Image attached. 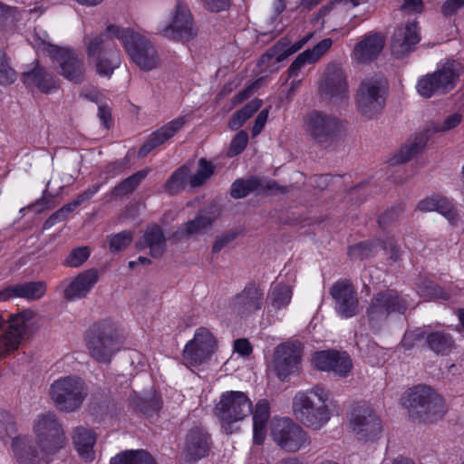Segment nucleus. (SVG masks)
Listing matches in <instances>:
<instances>
[{
    "label": "nucleus",
    "mask_w": 464,
    "mask_h": 464,
    "mask_svg": "<svg viewBox=\"0 0 464 464\" xmlns=\"http://www.w3.org/2000/svg\"><path fill=\"white\" fill-rule=\"evenodd\" d=\"M464 7V0H446L440 6V12L445 17H450Z\"/></svg>",
    "instance_id": "obj_61"
},
{
    "label": "nucleus",
    "mask_w": 464,
    "mask_h": 464,
    "mask_svg": "<svg viewBox=\"0 0 464 464\" xmlns=\"http://www.w3.org/2000/svg\"><path fill=\"white\" fill-rule=\"evenodd\" d=\"M462 121V115L459 113H453L449 115L442 123H437L433 127V131H448L456 128Z\"/></svg>",
    "instance_id": "obj_59"
},
{
    "label": "nucleus",
    "mask_w": 464,
    "mask_h": 464,
    "mask_svg": "<svg viewBox=\"0 0 464 464\" xmlns=\"http://www.w3.org/2000/svg\"><path fill=\"white\" fill-rule=\"evenodd\" d=\"M427 345L436 354L447 355L454 347L452 336L444 331H430Z\"/></svg>",
    "instance_id": "obj_40"
},
{
    "label": "nucleus",
    "mask_w": 464,
    "mask_h": 464,
    "mask_svg": "<svg viewBox=\"0 0 464 464\" xmlns=\"http://www.w3.org/2000/svg\"><path fill=\"white\" fill-rule=\"evenodd\" d=\"M213 218L208 215L198 214L194 219L183 223L176 231L175 236L179 238L202 235L212 227Z\"/></svg>",
    "instance_id": "obj_37"
},
{
    "label": "nucleus",
    "mask_w": 464,
    "mask_h": 464,
    "mask_svg": "<svg viewBox=\"0 0 464 464\" xmlns=\"http://www.w3.org/2000/svg\"><path fill=\"white\" fill-rule=\"evenodd\" d=\"M261 105V100H252L232 115L228 121V127L233 130H238L250 117H252L255 112L259 110Z\"/></svg>",
    "instance_id": "obj_45"
},
{
    "label": "nucleus",
    "mask_w": 464,
    "mask_h": 464,
    "mask_svg": "<svg viewBox=\"0 0 464 464\" xmlns=\"http://www.w3.org/2000/svg\"><path fill=\"white\" fill-rule=\"evenodd\" d=\"M301 362V344L299 342H285L274 352L273 369L281 381L299 372Z\"/></svg>",
    "instance_id": "obj_16"
},
{
    "label": "nucleus",
    "mask_w": 464,
    "mask_h": 464,
    "mask_svg": "<svg viewBox=\"0 0 464 464\" xmlns=\"http://www.w3.org/2000/svg\"><path fill=\"white\" fill-rule=\"evenodd\" d=\"M248 141V135L246 131L240 130L236 136L233 138L229 149H228V156L234 157L240 154L245 148L246 147Z\"/></svg>",
    "instance_id": "obj_54"
},
{
    "label": "nucleus",
    "mask_w": 464,
    "mask_h": 464,
    "mask_svg": "<svg viewBox=\"0 0 464 464\" xmlns=\"http://www.w3.org/2000/svg\"><path fill=\"white\" fill-rule=\"evenodd\" d=\"M90 254L88 246L76 247L69 253L64 260V265L69 267H78L88 259Z\"/></svg>",
    "instance_id": "obj_53"
},
{
    "label": "nucleus",
    "mask_w": 464,
    "mask_h": 464,
    "mask_svg": "<svg viewBox=\"0 0 464 464\" xmlns=\"http://www.w3.org/2000/svg\"><path fill=\"white\" fill-rule=\"evenodd\" d=\"M401 9L406 14H420L424 4L422 0H403Z\"/></svg>",
    "instance_id": "obj_64"
},
{
    "label": "nucleus",
    "mask_w": 464,
    "mask_h": 464,
    "mask_svg": "<svg viewBox=\"0 0 464 464\" xmlns=\"http://www.w3.org/2000/svg\"><path fill=\"white\" fill-rule=\"evenodd\" d=\"M22 80L27 87H36L44 93L52 92L58 89L57 82L53 75L40 65L35 60L28 69L22 72Z\"/></svg>",
    "instance_id": "obj_26"
},
{
    "label": "nucleus",
    "mask_w": 464,
    "mask_h": 464,
    "mask_svg": "<svg viewBox=\"0 0 464 464\" xmlns=\"http://www.w3.org/2000/svg\"><path fill=\"white\" fill-rule=\"evenodd\" d=\"M320 88L331 99L343 98L347 92V82L343 70L336 65H329Z\"/></svg>",
    "instance_id": "obj_29"
},
{
    "label": "nucleus",
    "mask_w": 464,
    "mask_h": 464,
    "mask_svg": "<svg viewBox=\"0 0 464 464\" xmlns=\"http://www.w3.org/2000/svg\"><path fill=\"white\" fill-rule=\"evenodd\" d=\"M131 401L135 409L146 416L158 412L162 405L161 398L156 392H150L144 397L135 395Z\"/></svg>",
    "instance_id": "obj_44"
},
{
    "label": "nucleus",
    "mask_w": 464,
    "mask_h": 464,
    "mask_svg": "<svg viewBox=\"0 0 464 464\" xmlns=\"http://www.w3.org/2000/svg\"><path fill=\"white\" fill-rule=\"evenodd\" d=\"M46 293L44 281H28L9 285L0 291V302H6L13 298H23L27 301L41 299Z\"/></svg>",
    "instance_id": "obj_24"
},
{
    "label": "nucleus",
    "mask_w": 464,
    "mask_h": 464,
    "mask_svg": "<svg viewBox=\"0 0 464 464\" xmlns=\"http://www.w3.org/2000/svg\"><path fill=\"white\" fill-rule=\"evenodd\" d=\"M210 448V436L205 428L194 426L185 439L183 458L187 462H196L205 458Z\"/></svg>",
    "instance_id": "obj_19"
},
{
    "label": "nucleus",
    "mask_w": 464,
    "mask_h": 464,
    "mask_svg": "<svg viewBox=\"0 0 464 464\" xmlns=\"http://www.w3.org/2000/svg\"><path fill=\"white\" fill-rule=\"evenodd\" d=\"M306 131L310 138L322 147H329L345 134V122L339 118L314 111L305 118Z\"/></svg>",
    "instance_id": "obj_6"
},
{
    "label": "nucleus",
    "mask_w": 464,
    "mask_h": 464,
    "mask_svg": "<svg viewBox=\"0 0 464 464\" xmlns=\"http://www.w3.org/2000/svg\"><path fill=\"white\" fill-rule=\"evenodd\" d=\"M134 233L130 230L111 234L107 237L109 249L115 254L126 249L133 240Z\"/></svg>",
    "instance_id": "obj_49"
},
{
    "label": "nucleus",
    "mask_w": 464,
    "mask_h": 464,
    "mask_svg": "<svg viewBox=\"0 0 464 464\" xmlns=\"http://www.w3.org/2000/svg\"><path fill=\"white\" fill-rule=\"evenodd\" d=\"M388 83L382 75L363 79L356 92L358 111L366 118L372 119L382 112L385 106Z\"/></svg>",
    "instance_id": "obj_7"
},
{
    "label": "nucleus",
    "mask_w": 464,
    "mask_h": 464,
    "mask_svg": "<svg viewBox=\"0 0 464 464\" xmlns=\"http://www.w3.org/2000/svg\"><path fill=\"white\" fill-rule=\"evenodd\" d=\"M435 211L440 213L451 223H453V221L456 219V212L454 207L452 203L445 198H439L438 208H436Z\"/></svg>",
    "instance_id": "obj_60"
},
{
    "label": "nucleus",
    "mask_w": 464,
    "mask_h": 464,
    "mask_svg": "<svg viewBox=\"0 0 464 464\" xmlns=\"http://www.w3.org/2000/svg\"><path fill=\"white\" fill-rule=\"evenodd\" d=\"M15 9L0 4V30L13 24Z\"/></svg>",
    "instance_id": "obj_63"
},
{
    "label": "nucleus",
    "mask_w": 464,
    "mask_h": 464,
    "mask_svg": "<svg viewBox=\"0 0 464 464\" xmlns=\"http://www.w3.org/2000/svg\"><path fill=\"white\" fill-rule=\"evenodd\" d=\"M350 427L353 433L362 440H374L382 430L380 417L366 404L357 405L353 409Z\"/></svg>",
    "instance_id": "obj_15"
},
{
    "label": "nucleus",
    "mask_w": 464,
    "mask_h": 464,
    "mask_svg": "<svg viewBox=\"0 0 464 464\" xmlns=\"http://www.w3.org/2000/svg\"><path fill=\"white\" fill-rule=\"evenodd\" d=\"M49 394L60 411L71 413L82 406L88 388L79 376L68 375L55 380L50 386Z\"/></svg>",
    "instance_id": "obj_4"
},
{
    "label": "nucleus",
    "mask_w": 464,
    "mask_h": 464,
    "mask_svg": "<svg viewBox=\"0 0 464 464\" xmlns=\"http://www.w3.org/2000/svg\"><path fill=\"white\" fill-rule=\"evenodd\" d=\"M113 38H117L113 34L106 32L100 35L86 36L84 43L86 44L87 55L90 58H98L106 53L116 48Z\"/></svg>",
    "instance_id": "obj_33"
},
{
    "label": "nucleus",
    "mask_w": 464,
    "mask_h": 464,
    "mask_svg": "<svg viewBox=\"0 0 464 464\" xmlns=\"http://www.w3.org/2000/svg\"><path fill=\"white\" fill-rule=\"evenodd\" d=\"M217 349V340L208 328L196 330L194 337L183 350V361L188 367H197L210 360Z\"/></svg>",
    "instance_id": "obj_14"
},
{
    "label": "nucleus",
    "mask_w": 464,
    "mask_h": 464,
    "mask_svg": "<svg viewBox=\"0 0 464 464\" xmlns=\"http://www.w3.org/2000/svg\"><path fill=\"white\" fill-rule=\"evenodd\" d=\"M378 251L377 240L361 242L349 247L348 255L352 259H364L373 256Z\"/></svg>",
    "instance_id": "obj_50"
},
{
    "label": "nucleus",
    "mask_w": 464,
    "mask_h": 464,
    "mask_svg": "<svg viewBox=\"0 0 464 464\" xmlns=\"http://www.w3.org/2000/svg\"><path fill=\"white\" fill-rule=\"evenodd\" d=\"M292 295V288L289 285L280 283L272 285L266 296L268 312H276L287 307L291 302Z\"/></svg>",
    "instance_id": "obj_35"
},
{
    "label": "nucleus",
    "mask_w": 464,
    "mask_h": 464,
    "mask_svg": "<svg viewBox=\"0 0 464 464\" xmlns=\"http://www.w3.org/2000/svg\"><path fill=\"white\" fill-rule=\"evenodd\" d=\"M327 399V392L319 385L297 392L293 402L295 417L308 428L320 430L331 418L330 411L325 404Z\"/></svg>",
    "instance_id": "obj_1"
},
{
    "label": "nucleus",
    "mask_w": 464,
    "mask_h": 464,
    "mask_svg": "<svg viewBox=\"0 0 464 464\" xmlns=\"http://www.w3.org/2000/svg\"><path fill=\"white\" fill-rule=\"evenodd\" d=\"M384 44L385 39L381 34H370L354 46V57L359 63H370L378 57Z\"/></svg>",
    "instance_id": "obj_30"
},
{
    "label": "nucleus",
    "mask_w": 464,
    "mask_h": 464,
    "mask_svg": "<svg viewBox=\"0 0 464 464\" xmlns=\"http://www.w3.org/2000/svg\"><path fill=\"white\" fill-rule=\"evenodd\" d=\"M163 34L180 41H189L197 35L190 10L182 0H177L171 23L163 29Z\"/></svg>",
    "instance_id": "obj_17"
},
{
    "label": "nucleus",
    "mask_w": 464,
    "mask_h": 464,
    "mask_svg": "<svg viewBox=\"0 0 464 464\" xmlns=\"http://www.w3.org/2000/svg\"><path fill=\"white\" fill-rule=\"evenodd\" d=\"M330 295L334 301V309L342 318H351L359 312L357 293L347 279H340L330 288Z\"/></svg>",
    "instance_id": "obj_18"
},
{
    "label": "nucleus",
    "mask_w": 464,
    "mask_h": 464,
    "mask_svg": "<svg viewBox=\"0 0 464 464\" xmlns=\"http://www.w3.org/2000/svg\"><path fill=\"white\" fill-rule=\"evenodd\" d=\"M35 443L42 451L54 454L65 445L66 438L63 425L53 411L38 414L34 421Z\"/></svg>",
    "instance_id": "obj_9"
},
{
    "label": "nucleus",
    "mask_w": 464,
    "mask_h": 464,
    "mask_svg": "<svg viewBox=\"0 0 464 464\" xmlns=\"http://www.w3.org/2000/svg\"><path fill=\"white\" fill-rule=\"evenodd\" d=\"M408 309V302L397 291L386 289L375 294L366 310L372 328L379 330L392 314H402Z\"/></svg>",
    "instance_id": "obj_8"
},
{
    "label": "nucleus",
    "mask_w": 464,
    "mask_h": 464,
    "mask_svg": "<svg viewBox=\"0 0 464 464\" xmlns=\"http://www.w3.org/2000/svg\"><path fill=\"white\" fill-rule=\"evenodd\" d=\"M85 342L91 356L104 363H110L121 346L113 324L107 321L92 324L85 334Z\"/></svg>",
    "instance_id": "obj_5"
},
{
    "label": "nucleus",
    "mask_w": 464,
    "mask_h": 464,
    "mask_svg": "<svg viewBox=\"0 0 464 464\" xmlns=\"http://www.w3.org/2000/svg\"><path fill=\"white\" fill-rule=\"evenodd\" d=\"M314 63L312 60L310 53L305 50L304 52L298 54V56L295 59V61L291 63L288 68V78L295 77L300 72L301 69L307 63Z\"/></svg>",
    "instance_id": "obj_55"
},
{
    "label": "nucleus",
    "mask_w": 464,
    "mask_h": 464,
    "mask_svg": "<svg viewBox=\"0 0 464 464\" xmlns=\"http://www.w3.org/2000/svg\"><path fill=\"white\" fill-rule=\"evenodd\" d=\"M438 82L434 73L427 74L421 78L417 84L418 92L425 98H430L434 94H439Z\"/></svg>",
    "instance_id": "obj_51"
},
{
    "label": "nucleus",
    "mask_w": 464,
    "mask_h": 464,
    "mask_svg": "<svg viewBox=\"0 0 464 464\" xmlns=\"http://www.w3.org/2000/svg\"><path fill=\"white\" fill-rule=\"evenodd\" d=\"M264 304V293L255 283H248L232 301V308L241 316L260 310Z\"/></svg>",
    "instance_id": "obj_22"
},
{
    "label": "nucleus",
    "mask_w": 464,
    "mask_h": 464,
    "mask_svg": "<svg viewBox=\"0 0 464 464\" xmlns=\"http://www.w3.org/2000/svg\"><path fill=\"white\" fill-rule=\"evenodd\" d=\"M315 367L320 371L334 372L336 375L345 377L352 369V361L346 353L337 351H320L313 356Z\"/></svg>",
    "instance_id": "obj_20"
},
{
    "label": "nucleus",
    "mask_w": 464,
    "mask_h": 464,
    "mask_svg": "<svg viewBox=\"0 0 464 464\" xmlns=\"http://www.w3.org/2000/svg\"><path fill=\"white\" fill-rule=\"evenodd\" d=\"M378 249H384L390 254L392 261H398L401 257V249L393 237H387L385 240H377Z\"/></svg>",
    "instance_id": "obj_56"
},
{
    "label": "nucleus",
    "mask_w": 464,
    "mask_h": 464,
    "mask_svg": "<svg viewBox=\"0 0 464 464\" xmlns=\"http://www.w3.org/2000/svg\"><path fill=\"white\" fill-rule=\"evenodd\" d=\"M261 105V100H252L232 115L228 121V127L233 130H238L250 117H252L255 112L259 110Z\"/></svg>",
    "instance_id": "obj_46"
},
{
    "label": "nucleus",
    "mask_w": 464,
    "mask_h": 464,
    "mask_svg": "<svg viewBox=\"0 0 464 464\" xmlns=\"http://www.w3.org/2000/svg\"><path fill=\"white\" fill-rule=\"evenodd\" d=\"M99 274L95 268L79 274L65 288L63 296L67 301L82 299L87 295L98 282Z\"/></svg>",
    "instance_id": "obj_28"
},
{
    "label": "nucleus",
    "mask_w": 464,
    "mask_h": 464,
    "mask_svg": "<svg viewBox=\"0 0 464 464\" xmlns=\"http://www.w3.org/2000/svg\"><path fill=\"white\" fill-rule=\"evenodd\" d=\"M110 464H157L152 456L144 450L122 451L111 458Z\"/></svg>",
    "instance_id": "obj_41"
},
{
    "label": "nucleus",
    "mask_w": 464,
    "mask_h": 464,
    "mask_svg": "<svg viewBox=\"0 0 464 464\" xmlns=\"http://www.w3.org/2000/svg\"><path fill=\"white\" fill-rule=\"evenodd\" d=\"M148 169H142L130 175L117 184L111 191V197L121 198L131 194L147 177Z\"/></svg>",
    "instance_id": "obj_42"
},
{
    "label": "nucleus",
    "mask_w": 464,
    "mask_h": 464,
    "mask_svg": "<svg viewBox=\"0 0 464 464\" xmlns=\"http://www.w3.org/2000/svg\"><path fill=\"white\" fill-rule=\"evenodd\" d=\"M108 32L121 40L127 53L142 71L150 72L159 67L160 58L155 46L145 36L130 28L111 24Z\"/></svg>",
    "instance_id": "obj_3"
},
{
    "label": "nucleus",
    "mask_w": 464,
    "mask_h": 464,
    "mask_svg": "<svg viewBox=\"0 0 464 464\" xmlns=\"http://www.w3.org/2000/svg\"><path fill=\"white\" fill-rule=\"evenodd\" d=\"M461 64L456 61H448L434 73L438 82L439 94H444L451 91L459 80Z\"/></svg>",
    "instance_id": "obj_32"
},
{
    "label": "nucleus",
    "mask_w": 464,
    "mask_h": 464,
    "mask_svg": "<svg viewBox=\"0 0 464 464\" xmlns=\"http://www.w3.org/2000/svg\"><path fill=\"white\" fill-rule=\"evenodd\" d=\"M31 439L16 437L13 440L12 449L18 464H48L50 453L38 450Z\"/></svg>",
    "instance_id": "obj_25"
},
{
    "label": "nucleus",
    "mask_w": 464,
    "mask_h": 464,
    "mask_svg": "<svg viewBox=\"0 0 464 464\" xmlns=\"http://www.w3.org/2000/svg\"><path fill=\"white\" fill-rule=\"evenodd\" d=\"M139 250L150 249V255L153 258L161 257L167 247L166 237L162 228L157 224L147 226L143 236L136 242Z\"/></svg>",
    "instance_id": "obj_27"
},
{
    "label": "nucleus",
    "mask_w": 464,
    "mask_h": 464,
    "mask_svg": "<svg viewBox=\"0 0 464 464\" xmlns=\"http://www.w3.org/2000/svg\"><path fill=\"white\" fill-rule=\"evenodd\" d=\"M274 189H279V186L275 181L264 185L262 180L256 177H251L246 179H237L231 185L230 196L233 198L239 199L246 198L251 192Z\"/></svg>",
    "instance_id": "obj_31"
},
{
    "label": "nucleus",
    "mask_w": 464,
    "mask_h": 464,
    "mask_svg": "<svg viewBox=\"0 0 464 464\" xmlns=\"http://www.w3.org/2000/svg\"><path fill=\"white\" fill-rule=\"evenodd\" d=\"M430 326H423L406 332L401 340V345L405 349H411L418 344H427L428 335L430 334Z\"/></svg>",
    "instance_id": "obj_48"
},
{
    "label": "nucleus",
    "mask_w": 464,
    "mask_h": 464,
    "mask_svg": "<svg viewBox=\"0 0 464 464\" xmlns=\"http://www.w3.org/2000/svg\"><path fill=\"white\" fill-rule=\"evenodd\" d=\"M430 138V130H423L414 135L401 147L396 156V162L403 163L418 154L427 144Z\"/></svg>",
    "instance_id": "obj_39"
},
{
    "label": "nucleus",
    "mask_w": 464,
    "mask_h": 464,
    "mask_svg": "<svg viewBox=\"0 0 464 464\" xmlns=\"http://www.w3.org/2000/svg\"><path fill=\"white\" fill-rule=\"evenodd\" d=\"M403 211L404 206L401 204L391 208L381 215L378 220L379 225L381 227H385L389 223L397 220Z\"/></svg>",
    "instance_id": "obj_57"
},
{
    "label": "nucleus",
    "mask_w": 464,
    "mask_h": 464,
    "mask_svg": "<svg viewBox=\"0 0 464 464\" xmlns=\"http://www.w3.org/2000/svg\"><path fill=\"white\" fill-rule=\"evenodd\" d=\"M271 436L282 450L288 452H297L311 444L306 431L288 418L275 420L272 422Z\"/></svg>",
    "instance_id": "obj_13"
},
{
    "label": "nucleus",
    "mask_w": 464,
    "mask_h": 464,
    "mask_svg": "<svg viewBox=\"0 0 464 464\" xmlns=\"http://www.w3.org/2000/svg\"><path fill=\"white\" fill-rule=\"evenodd\" d=\"M333 41L330 38H325L320 41L313 49H307L310 53L312 60L316 62L321 56H323L332 46Z\"/></svg>",
    "instance_id": "obj_62"
},
{
    "label": "nucleus",
    "mask_w": 464,
    "mask_h": 464,
    "mask_svg": "<svg viewBox=\"0 0 464 464\" xmlns=\"http://www.w3.org/2000/svg\"><path fill=\"white\" fill-rule=\"evenodd\" d=\"M189 169L187 166H181L177 169L166 181L165 190L175 195L181 189H184L188 181Z\"/></svg>",
    "instance_id": "obj_47"
},
{
    "label": "nucleus",
    "mask_w": 464,
    "mask_h": 464,
    "mask_svg": "<svg viewBox=\"0 0 464 464\" xmlns=\"http://www.w3.org/2000/svg\"><path fill=\"white\" fill-rule=\"evenodd\" d=\"M15 431V423L13 416L7 411H0V436H10Z\"/></svg>",
    "instance_id": "obj_58"
},
{
    "label": "nucleus",
    "mask_w": 464,
    "mask_h": 464,
    "mask_svg": "<svg viewBox=\"0 0 464 464\" xmlns=\"http://www.w3.org/2000/svg\"><path fill=\"white\" fill-rule=\"evenodd\" d=\"M120 64L121 58L116 48L95 59L96 72L101 76L111 77Z\"/></svg>",
    "instance_id": "obj_43"
},
{
    "label": "nucleus",
    "mask_w": 464,
    "mask_h": 464,
    "mask_svg": "<svg viewBox=\"0 0 464 464\" xmlns=\"http://www.w3.org/2000/svg\"><path fill=\"white\" fill-rule=\"evenodd\" d=\"M420 40V31L416 22H408L399 25L392 37V52L397 57L403 56L411 52Z\"/></svg>",
    "instance_id": "obj_21"
},
{
    "label": "nucleus",
    "mask_w": 464,
    "mask_h": 464,
    "mask_svg": "<svg viewBox=\"0 0 464 464\" xmlns=\"http://www.w3.org/2000/svg\"><path fill=\"white\" fill-rule=\"evenodd\" d=\"M186 118L179 116L153 131L140 148L138 156L146 157L151 150L173 138L185 125Z\"/></svg>",
    "instance_id": "obj_23"
},
{
    "label": "nucleus",
    "mask_w": 464,
    "mask_h": 464,
    "mask_svg": "<svg viewBox=\"0 0 464 464\" xmlns=\"http://www.w3.org/2000/svg\"><path fill=\"white\" fill-rule=\"evenodd\" d=\"M253 413V440L260 445L264 442L266 434V423L269 419V403L265 401H259L252 410Z\"/></svg>",
    "instance_id": "obj_34"
},
{
    "label": "nucleus",
    "mask_w": 464,
    "mask_h": 464,
    "mask_svg": "<svg viewBox=\"0 0 464 464\" xmlns=\"http://www.w3.org/2000/svg\"><path fill=\"white\" fill-rule=\"evenodd\" d=\"M42 44V49L48 53L62 76L75 83H80L84 80V62L74 50L45 42H43Z\"/></svg>",
    "instance_id": "obj_12"
},
{
    "label": "nucleus",
    "mask_w": 464,
    "mask_h": 464,
    "mask_svg": "<svg viewBox=\"0 0 464 464\" xmlns=\"http://www.w3.org/2000/svg\"><path fill=\"white\" fill-rule=\"evenodd\" d=\"M402 403L410 418L417 422H432L445 413L442 397L426 385L410 389L403 396Z\"/></svg>",
    "instance_id": "obj_2"
},
{
    "label": "nucleus",
    "mask_w": 464,
    "mask_h": 464,
    "mask_svg": "<svg viewBox=\"0 0 464 464\" xmlns=\"http://www.w3.org/2000/svg\"><path fill=\"white\" fill-rule=\"evenodd\" d=\"M34 316L30 309L10 314L7 319L0 314V357L18 349Z\"/></svg>",
    "instance_id": "obj_10"
},
{
    "label": "nucleus",
    "mask_w": 464,
    "mask_h": 464,
    "mask_svg": "<svg viewBox=\"0 0 464 464\" xmlns=\"http://www.w3.org/2000/svg\"><path fill=\"white\" fill-rule=\"evenodd\" d=\"M307 42V38H304L291 46L287 38H282L272 49L262 55L260 63L264 64L266 61L275 58L276 63H280L289 55L300 50Z\"/></svg>",
    "instance_id": "obj_38"
},
{
    "label": "nucleus",
    "mask_w": 464,
    "mask_h": 464,
    "mask_svg": "<svg viewBox=\"0 0 464 464\" xmlns=\"http://www.w3.org/2000/svg\"><path fill=\"white\" fill-rule=\"evenodd\" d=\"M16 78V72L10 66L5 53L0 50V84L14 83Z\"/></svg>",
    "instance_id": "obj_52"
},
{
    "label": "nucleus",
    "mask_w": 464,
    "mask_h": 464,
    "mask_svg": "<svg viewBox=\"0 0 464 464\" xmlns=\"http://www.w3.org/2000/svg\"><path fill=\"white\" fill-rule=\"evenodd\" d=\"M96 441L95 433L87 428L77 427L73 433V442L80 456L87 461L94 458L93 446Z\"/></svg>",
    "instance_id": "obj_36"
},
{
    "label": "nucleus",
    "mask_w": 464,
    "mask_h": 464,
    "mask_svg": "<svg viewBox=\"0 0 464 464\" xmlns=\"http://www.w3.org/2000/svg\"><path fill=\"white\" fill-rule=\"evenodd\" d=\"M252 412V402L243 392L228 391L220 395L215 407V415L227 433L230 424L242 420Z\"/></svg>",
    "instance_id": "obj_11"
}]
</instances>
